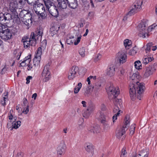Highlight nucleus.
Returning a JSON list of instances; mask_svg holds the SVG:
<instances>
[{
	"instance_id": "nucleus-1",
	"label": "nucleus",
	"mask_w": 157,
	"mask_h": 157,
	"mask_svg": "<svg viewBox=\"0 0 157 157\" xmlns=\"http://www.w3.org/2000/svg\"><path fill=\"white\" fill-rule=\"evenodd\" d=\"M139 77V76L136 73H134L130 77L132 80L129 85V93L130 97L133 101L137 98L141 100V94H143L145 89V86L143 84L136 81Z\"/></svg>"
},
{
	"instance_id": "nucleus-2",
	"label": "nucleus",
	"mask_w": 157,
	"mask_h": 157,
	"mask_svg": "<svg viewBox=\"0 0 157 157\" xmlns=\"http://www.w3.org/2000/svg\"><path fill=\"white\" fill-rule=\"evenodd\" d=\"M108 94L110 95V98H113L115 106L113 109V112L114 113H117L113 117V122L117 119V117L119 116L121 113H122L121 111L119 109L118 105L120 106L121 104V100L118 99L117 97L120 94V91L119 88L116 87L111 86L109 87L108 90Z\"/></svg>"
},
{
	"instance_id": "nucleus-3",
	"label": "nucleus",
	"mask_w": 157,
	"mask_h": 157,
	"mask_svg": "<svg viewBox=\"0 0 157 157\" xmlns=\"http://www.w3.org/2000/svg\"><path fill=\"white\" fill-rule=\"evenodd\" d=\"M20 15L22 18V21L24 24L27 26V29H29V28L32 25V23L31 14L27 12L25 10H24L20 12Z\"/></svg>"
},
{
	"instance_id": "nucleus-4",
	"label": "nucleus",
	"mask_w": 157,
	"mask_h": 157,
	"mask_svg": "<svg viewBox=\"0 0 157 157\" xmlns=\"http://www.w3.org/2000/svg\"><path fill=\"white\" fill-rule=\"evenodd\" d=\"M146 23L145 22L142 21L138 25L139 31L138 35L139 36L143 38H147L149 36L147 30L146 29Z\"/></svg>"
},
{
	"instance_id": "nucleus-5",
	"label": "nucleus",
	"mask_w": 157,
	"mask_h": 157,
	"mask_svg": "<svg viewBox=\"0 0 157 157\" xmlns=\"http://www.w3.org/2000/svg\"><path fill=\"white\" fill-rule=\"evenodd\" d=\"M142 3V0H137L134 4L130 8V10L128 12L127 15L131 16L139 11L141 9Z\"/></svg>"
},
{
	"instance_id": "nucleus-6",
	"label": "nucleus",
	"mask_w": 157,
	"mask_h": 157,
	"mask_svg": "<svg viewBox=\"0 0 157 157\" xmlns=\"http://www.w3.org/2000/svg\"><path fill=\"white\" fill-rule=\"evenodd\" d=\"M33 9L36 14H40L42 17L45 15L46 10L43 4L36 3L33 6Z\"/></svg>"
},
{
	"instance_id": "nucleus-7",
	"label": "nucleus",
	"mask_w": 157,
	"mask_h": 157,
	"mask_svg": "<svg viewBox=\"0 0 157 157\" xmlns=\"http://www.w3.org/2000/svg\"><path fill=\"white\" fill-rule=\"evenodd\" d=\"M34 33L31 34L30 38H27L26 39H22V41L23 43L24 47L25 48H27L29 47L30 46H35L36 44V41L35 39H33L34 37Z\"/></svg>"
},
{
	"instance_id": "nucleus-8",
	"label": "nucleus",
	"mask_w": 157,
	"mask_h": 157,
	"mask_svg": "<svg viewBox=\"0 0 157 157\" xmlns=\"http://www.w3.org/2000/svg\"><path fill=\"white\" fill-rule=\"evenodd\" d=\"M50 66L49 63L46 65L42 71V76L44 82H47L51 78L50 72L49 71Z\"/></svg>"
},
{
	"instance_id": "nucleus-9",
	"label": "nucleus",
	"mask_w": 157,
	"mask_h": 157,
	"mask_svg": "<svg viewBox=\"0 0 157 157\" xmlns=\"http://www.w3.org/2000/svg\"><path fill=\"white\" fill-rule=\"evenodd\" d=\"M79 68L76 66H74L69 70L68 74V78L69 80L73 79L79 72Z\"/></svg>"
},
{
	"instance_id": "nucleus-10",
	"label": "nucleus",
	"mask_w": 157,
	"mask_h": 157,
	"mask_svg": "<svg viewBox=\"0 0 157 157\" xmlns=\"http://www.w3.org/2000/svg\"><path fill=\"white\" fill-rule=\"evenodd\" d=\"M13 19L11 15L9 13H0V25L4 24L7 23V21L12 20Z\"/></svg>"
},
{
	"instance_id": "nucleus-11",
	"label": "nucleus",
	"mask_w": 157,
	"mask_h": 157,
	"mask_svg": "<svg viewBox=\"0 0 157 157\" xmlns=\"http://www.w3.org/2000/svg\"><path fill=\"white\" fill-rule=\"evenodd\" d=\"M116 58L120 63H123L126 61L127 56L124 52H120L117 54Z\"/></svg>"
},
{
	"instance_id": "nucleus-12",
	"label": "nucleus",
	"mask_w": 157,
	"mask_h": 157,
	"mask_svg": "<svg viewBox=\"0 0 157 157\" xmlns=\"http://www.w3.org/2000/svg\"><path fill=\"white\" fill-rule=\"evenodd\" d=\"M12 36V34L10 29L6 28L4 30V32L2 33L1 34V37L2 39L5 40H7L11 38Z\"/></svg>"
},
{
	"instance_id": "nucleus-13",
	"label": "nucleus",
	"mask_w": 157,
	"mask_h": 157,
	"mask_svg": "<svg viewBox=\"0 0 157 157\" xmlns=\"http://www.w3.org/2000/svg\"><path fill=\"white\" fill-rule=\"evenodd\" d=\"M50 13L55 17H57L59 15V12L58 10L57 7L55 5L52 6L48 8V10Z\"/></svg>"
},
{
	"instance_id": "nucleus-14",
	"label": "nucleus",
	"mask_w": 157,
	"mask_h": 157,
	"mask_svg": "<svg viewBox=\"0 0 157 157\" xmlns=\"http://www.w3.org/2000/svg\"><path fill=\"white\" fill-rule=\"evenodd\" d=\"M66 148V145L64 142L63 141L60 143L57 147V153L58 155H63L65 153Z\"/></svg>"
},
{
	"instance_id": "nucleus-15",
	"label": "nucleus",
	"mask_w": 157,
	"mask_h": 157,
	"mask_svg": "<svg viewBox=\"0 0 157 157\" xmlns=\"http://www.w3.org/2000/svg\"><path fill=\"white\" fill-rule=\"evenodd\" d=\"M149 152L147 149H144L140 151L138 154L132 156V157H148Z\"/></svg>"
},
{
	"instance_id": "nucleus-16",
	"label": "nucleus",
	"mask_w": 157,
	"mask_h": 157,
	"mask_svg": "<svg viewBox=\"0 0 157 157\" xmlns=\"http://www.w3.org/2000/svg\"><path fill=\"white\" fill-rule=\"evenodd\" d=\"M43 31L42 29H38L36 32L35 33H32L31 34L34 33V37L33 39H35V41L39 40H41L42 38Z\"/></svg>"
},
{
	"instance_id": "nucleus-17",
	"label": "nucleus",
	"mask_w": 157,
	"mask_h": 157,
	"mask_svg": "<svg viewBox=\"0 0 157 157\" xmlns=\"http://www.w3.org/2000/svg\"><path fill=\"white\" fill-rule=\"evenodd\" d=\"M67 2L68 6L70 8L72 9L76 8L78 6L77 0H66Z\"/></svg>"
},
{
	"instance_id": "nucleus-18",
	"label": "nucleus",
	"mask_w": 157,
	"mask_h": 157,
	"mask_svg": "<svg viewBox=\"0 0 157 157\" xmlns=\"http://www.w3.org/2000/svg\"><path fill=\"white\" fill-rule=\"evenodd\" d=\"M128 129V128L126 126H122L120 130H119L116 133V135L117 137L120 139L125 133L126 131Z\"/></svg>"
},
{
	"instance_id": "nucleus-19",
	"label": "nucleus",
	"mask_w": 157,
	"mask_h": 157,
	"mask_svg": "<svg viewBox=\"0 0 157 157\" xmlns=\"http://www.w3.org/2000/svg\"><path fill=\"white\" fill-rule=\"evenodd\" d=\"M58 2V7L60 9H66L67 6V2H66L65 0H57Z\"/></svg>"
},
{
	"instance_id": "nucleus-20",
	"label": "nucleus",
	"mask_w": 157,
	"mask_h": 157,
	"mask_svg": "<svg viewBox=\"0 0 157 157\" xmlns=\"http://www.w3.org/2000/svg\"><path fill=\"white\" fill-rule=\"evenodd\" d=\"M17 2L16 1L11 2L10 3L9 9L12 12H15L17 7Z\"/></svg>"
},
{
	"instance_id": "nucleus-21",
	"label": "nucleus",
	"mask_w": 157,
	"mask_h": 157,
	"mask_svg": "<svg viewBox=\"0 0 157 157\" xmlns=\"http://www.w3.org/2000/svg\"><path fill=\"white\" fill-rule=\"evenodd\" d=\"M114 71L115 67L112 66L107 69L106 71V74L108 75L111 76L114 75Z\"/></svg>"
},
{
	"instance_id": "nucleus-22",
	"label": "nucleus",
	"mask_w": 157,
	"mask_h": 157,
	"mask_svg": "<svg viewBox=\"0 0 157 157\" xmlns=\"http://www.w3.org/2000/svg\"><path fill=\"white\" fill-rule=\"evenodd\" d=\"M43 1L46 7V10H48V8L51 6L54 5V3L50 0H43Z\"/></svg>"
},
{
	"instance_id": "nucleus-23",
	"label": "nucleus",
	"mask_w": 157,
	"mask_h": 157,
	"mask_svg": "<svg viewBox=\"0 0 157 157\" xmlns=\"http://www.w3.org/2000/svg\"><path fill=\"white\" fill-rule=\"evenodd\" d=\"M21 122L18 121L16 122L14 121L12 123V127L11 128V130H12L13 128L17 129L21 125Z\"/></svg>"
},
{
	"instance_id": "nucleus-24",
	"label": "nucleus",
	"mask_w": 157,
	"mask_h": 157,
	"mask_svg": "<svg viewBox=\"0 0 157 157\" xmlns=\"http://www.w3.org/2000/svg\"><path fill=\"white\" fill-rule=\"evenodd\" d=\"M124 44L126 49H129L131 46V41L128 39L125 40L124 41Z\"/></svg>"
},
{
	"instance_id": "nucleus-25",
	"label": "nucleus",
	"mask_w": 157,
	"mask_h": 157,
	"mask_svg": "<svg viewBox=\"0 0 157 157\" xmlns=\"http://www.w3.org/2000/svg\"><path fill=\"white\" fill-rule=\"evenodd\" d=\"M85 149L88 152H91L92 153L93 148L92 144L90 143L87 144H85Z\"/></svg>"
},
{
	"instance_id": "nucleus-26",
	"label": "nucleus",
	"mask_w": 157,
	"mask_h": 157,
	"mask_svg": "<svg viewBox=\"0 0 157 157\" xmlns=\"http://www.w3.org/2000/svg\"><path fill=\"white\" fill-rule=\"evenodd\" d=\"M99 127L98 126H95V127H91L90 130L91 132H93V134L95 135L99 132Z\"/></svg>"
},
{
	"instance_id": "nucleus-27",
	"label": "nucleus",
	"mask_w": 157,
	"mask_h": 157,
	"mask_svg": "<svg viewBox=\"0 0 157 157\" xmlns=\"http://www.w3.org/2000/svg\"><path fill=\"white\" fill-rule=\"evenodd\" d=\"M154 59L153 57H146L144 58L143 60V63L146 64L148 63L149 62H151Z\"/></svg>"
},
{
	"instance_id": "nucleus-28",
	"label": "nucleus",
	"mask_w": 157,
	"mask_h": 157,
	"mask_svg": "<svg viewBox=\"0 0 157 157\" xmlns=\"http://www.w3.org/2000/svg\"><path fill=\"white\" fill-rule=\"evenodd\" d=\"M43 49L41 47H40L37 49L36 52V54L35 57L41 59V56L42 54V50Z\"/></svg>"
},
{
	"instance_id": "nucleus-29",
	"label": "nucleus",
	"mask_w": 157,
	"mask_h": 157,
	"mask_svg": "<svg viewBox=\"0 0 157 157\" xmlns=\"http://www.w3.org/2000/svg\"><path fill=\"white\" fill-rule=\"evenodd\" d=\"M152 74L153 73L148 67L146 68L145 72L144 74V76L145 78H147L150 75H152Z\"/></svg>"
},
{
	"instance_id": "nucleus-30",
	"label": "nucleus",
	"mask_w": 157,
	"mask_h": 157,
	"mask_svg": "<svg viewBox=\"0 0 157 157\" xmlns=\"http://www.w3.org/2000/svg\"><path fill=\"white\" fill-rule=\"evenodd\" d=\"M99 118L100 120L101 123L102 122V120H108L107 118V117L105 115L104 113L102 112L100 113Z\"/></svg>"
},
{
	"instance_id": "nucleus-31",
	"label": "nucleus",
	"mask_w": 157,
	"mask_h": 157,
	"mask_svg": "<svg viewBox=\"0 0 157 157\" xmlns=\"http://www.w3.org/2000/svg\"><path fill=\"white\" fill-rule=\"evenodd\" d=\"M40 60V59H39L38 58L35 57L33 60V67H35L36 66H37L39 63Z\"/></svg>"
},
{
	"instance_id": "nucleus-32",
	"label": "nucleus",
	"mask_w": 157,
	"mask_h": 157,
	"mask_svg": "<svg viewBox=\"0 0 157 157\" xmlns=\"http://www.w3.org/2000/svg\"><path fill=\"white\" fill-rule=\"evenodd\" d=\"M134 66L136 68L139 70L141 68V62L139 60L136 61L134 63Z\"/></svg>"
},
{
	"instance_id": "nucleus-33",
	"label": "nucleus",
	"mask_w": 157,
	"mask_h": 157,
	"mask_svg": "<svg viewBox=\"0 0 157 157\" xmlns=\"http://www.w3.org/2000/svg\"><path fill=\"white\" fill-rule=\"evenodd\" d=\"M85 48L83 47L81 48L78 51L79 54L82 57L85 56Z\"/></svg>"
},
{
	"instance_id": "nucleus-34",
	"label": "nucleus",
	"mask_w": 157,
	"mask_h": 157,
	"mask_svg": "<svg viewBox=\"0 0 157 157\" xmlns=\"http://www.w3.org/2000/svg\"><path fill=\"white\" fill-rule=\"evenodd\" d=\"M82 84L81 82L78 83V85L74 89V92L75 94L77 93L82 87Z\"/></svg>"
},
{
	"instance_id": "nucleus-35",
	"label": "nucleus",
	"mask_w": 157,
	"mask_h": 157,
	"mask_svg": "<svg viewBox=\"0 0 157 157\" xmlns=\"http://www.w3.org/2000/svg\"><path fill=\"white\" fill-rule=\"evenodd\" d=\"M135 128V124H133L131 126L129 130V135L130 136H132L134 133Z\"/></svg>"
},
{
	"instance_id": "nucleus-36",
	"label": "nucleus",
	"mask_w": 157,
	"mask_h": 157,
	"mask_svg": "<svg viewBox=\"0 0 157 157\" xmlns=\"http://www.w3.org/2000/svg\"><path fill=\"white\" fill-rule=\"evenodd\" d=\"M22 103L23 107H29L28 101L26 98H24L23 99Z\"/></svg>"
},
{
	"instance_id": "nucleus-37",
	"label": "nucleus",
	"mask_w": 157,
	"mask_h": 157,
	"mask_svg": "<svg viewBox=\"0 0 157 157\" xmlns=\"http://www.w3.org/2000/svg\"><path fill=\"white\" fill-rule=\"evenodd\" d=\"M104 125V128L105 129H107L109 128V124L108 120H102L101 122Z\"/></svg>"
},
{
	"instance_id": "nucleus-38",
	"label": "nucleus",
	"mask_w": 157,
	"mask_h": 157,
	"mask_svg": "<svg viewBox=\"0 0 157 157\" xmlns=\"http://www.w3.org/2000/svg\"><path fill=\"white\" fill-rule=\"evenodd\" d=\"M127 155V152H126L125 148H123L122 150L121 157H126Z\"/></svg>"
},
{
	"instance_id": "nucleus-39",
	"label": "nucleus",
	"mask_w": 157,
	"mask_h": 157,
	"mask_svg": "<svg viewBox=\"0 0 157 157\" xmlns=\"http://www.w3.org/2000/svg\"><path fill=\"white\" fill-rule=\"evenodd\" d=\"M136 48H133L132 49H131L128 52V54L130 55H134L136 53Z\"/></svg>"
},
{
	"instance_id": "nucleus-40",
	"label": "nucleus",
	"mask_w": 157,
	"mask_h": 157,
	"mask_svg": "<svg viewBox=\"0 0 157 157\" xmlns=\"http://www.w3.org/2000/svg\"><path fill=\"white\" fill-rule=\"evenodd\" d=\"M91 112L87 109V110L84 112V113H83V116L84 117H85L86 118H87L88 117Z\"/></svg>"
},
{
	"instance_id": "nucleus-41",
	"label": "nucleus",
	"mask_w": 157,
	"mask_h": 157,
	"mask_svg": "<svg viewBox=\"0 0 157 157\" xmlns=\"http://www.w3.org/2000/svg\"><path fill=\"white\" fill-rule=\"evenodd\" d=\"M26 1L29 4L33 6L37 3L36 0H26Z\"/></svg>"
},
{
	"instance_id": "nucleus-42",
	"label": "nucleus",
	"mask_w": 157,
	"mask_h": 157,
	"mask_svg": "<svg viewBox=\"0 0 157 157\" xmlns=\"http://www.w3.org/2000/svg\"><path fill=\"white\" fill-rule=\"evenodd\" d=\"M130 122V120L129 116L126 117L125 122L123 126H126L127 128L128 125L129 124Z\"/></svg>"
},
{
	"instance_id": "nucleus-43",
	"label": "nucleus",
	"mask_w": 157,
	"mask_h": 157,
	"mask_svg": "<svg viewBox=\"0 0 157 157\" xmlns=\"http://www.w3.org/2000/svg\"><path fill=\"white\" fill-rule=\"evenodd\" d=\"M2 96L3 97L2 100L4 101L5 102L8 100V93L7 92L4 93L2 95Z\"/></svg>"
},
{
	"instance_id": "nucleus-44",
	"label": "nucleus",
	"mask_w": 157,
	"mask_h": 157,
	"mask_svg": "<svg viewBox=\"0 0 157 157\" xmlns=\"http://www.w3.org/2000/svg\"><path fill=\"white\" fill-rule=\"evenodd\" d=\"M47 41L46 40H44L41 43V47L43 49L45 48L46 46Z\"/></svg>"
},
{
	"instance_id": "nucleus-45",
	"label": "nucleus",
	"mask_w": 157,
	"mask_h": 157,
	"mask_svg": "<svg viewBox=\"0 0 157 157\" xmlns=\"http://www.w3.org/2000/svg\"><path fill=\"white\" fill-rule=\"evenodd\" d=\"M94 109V105L93 104H90L88 107L87 109L92 112Z\"/></svg>"
},
{
	"instance_id": "nucleus-46",
	"label": "nucleus",
	"mask_w": 157,
	"mask_h": 157,
	"mask_svg": "<svg viewBox=\"0 0 157 157\" xmlns=\"http://www.w3.org/2000/svg\"><path fill=\"white\" fill-rule=\"evenodd\" d=\"M7 28H6L4 24L0 25V35L2 33L4 32V30Z\"/></svg>"
},
{
	"instance_id": "nucleus-47",
	"label": "nucleus",
	"mask_w": 157,
	"mask_h": 157,
	"mask_svg": "<svg viewBox=\"0 0 157 157\" xmlns=\"http://www.w3.org/2000/svg\"><path fill=\"white\" fill-rule=\"evenodd\" d=\"M151 70V71L153 73V72L155 71L156 69V65L154 64L151 66H150L148 67Z\"/></svg>"
},
{
	"instance_id": "nucleus-48",
	"label": "nucleus",
	"mask_w": 157,
	"mask_h": 157,
	"mask_svg": "<svg viewBox=\"0 0 157 157\" xmlns=\"http://www.w3.org/2000/svg\"><path fill=\"white\" fill-rule=\"evenodd\" d=\"M101 57V54H98L97 56L94 59L95 62H97L99 60Z\"/></svg>"
},
{
	"instance_id": "nucleus-49",
	"label": "nucleus",
	"mask_w": 157,
	"mask_h": 157,
	"mask_svg": "<svg viewBox=\"0 0 157 157\" xmlns=\"http://www.w3.org/2000/svg\"><path fill=\"white\" fill-rule=\"evenodd\" d=\"M81 36H80L77 37L76 40L74 42V44L75 45H77L80 42L81 38Z\"/></svg>"
},
{
	"instance_id": "nucleus-50",
	"label": "nucleus",
	"mask_w": 157,
	"mask_h": 157,
	"mask_svg": "<svg viewBox=\"0 0 157 157\" xmlns=\"http://www.w3.org/2000/svg\"><path fill=\"white\" fill-rule=\"evenodd\" d=\"M30 56H27V57H25L24 59V60L22 61V63H23L26 62H29L30 61Z\"/></svg>"
},
{
	"instance_id": "nucleus-51",
	"label": "nucleus",
	"mask_w": 157,
	"mask_h": 157,
	"mask_svg": "<svg viewBox=\"0 0 157 157\" xmlns=\"http://www.w3.org/2000/svg\"><path fill=\"white\" fill-rule=\"evenodd\" d=\"M23 110L22 111V113H25V114H27L29 111V107H23Z\"/></svg>"
},
{
	"instance_id": "nucleus-52",
	"label": "nucleus",
	"mask_w": 157,
	"mask_h": 157,
	"mask_svg": "<svg viewBox=\"0 0 157 157\" xmlns=\"http://www.w3.org/2000/svg\"><path fill=\"white\" fill-rule=\"evenodd\" d=\"M19 51L18 50H17L16 51H14V53H15V52H19L18 54H20L19 55H18V56H17V60H19V59L20 58V56H21V52H19Z\"/></svg>"
},
{
	"instance_id": "nucleus-53",
	"label": "nucleus",
	"mask_w": 157,
	"mask_h": 157,
	"mask_svg": "<svg viewBox=\"0 0 157 157\" xmlns=\"http://www.w3.org/2000/svg\"><path fill=\"white\" fill-rule=\"evenodd\" d=\"M55 26H52L50 28V31L52 32H53V33H56L57 32V30H55Z\"/></svg>"
},
{
	"instance_id": "nucleus-54",
	"label": "nucleus",
	"mask_w": 157,
	"mask_h": 157,
	"mask_svg": "<svg viewBox=\"0 0 157 157\" xmlns=\"http://www.w3.org/2000/svg\"><path fill=\"white\" fill-rule=\"evenodd\" d=\"M32 77L31 76H28L26 78V84H28L30 82L29 80L32 79Z\"/></svg>"
},
{
	"instance_id": "nucleus-55",
	"label": "nucleus",
	"mask_w": 157,
	"mask_h": 157,
	"mask_svg": "<svg viewBox=\"0 0 157 157\" xmlns=\"http://www.w3.org/2000/svg\"><path fill=\"white\" fill-rule=\"evenodd\" d=\"M25 1H26V0H20L18 3L21 5H24L25 4Z\"/></svg>"
},
{
	"instance_id": "nucleus-56",
	"label": "nucleus",
	"mask_w": 157,
	"mask_h": 157,
	"mask_svg": "<svg viewBox=\"0 0 157 157\" xmlns=\"http://www.w3.org/2000/svg\"><path fill=\"white\" fill-rule=\"evenodd\" d=\"M66 42L67 44H73V41H72L70 39H68L66 40Z\"/></svg>"
},
{
	"instance_id": "nucleus-57",
	"label": "nucleus",
	"mask_w": 157,
	"mask_h": 157,
	"mask_svg": "<svg viewBox=\"0 0 157 157\" xmlns=\"http://www.w3.org/2000/svg\"><path fill=\"white\" fill-rule=\"evenodd\" d=\"M100 85H95V86H94L93 87V88L94 89H95V90H97L100 87Z\"/></svg>"
},
{
	"instance_id": "nucleus-58",
	"label": "nucleus",
	"mask_w": 157,
	"mask_h": 157,
	"mask_svg": "<svg viewBox=\"0 0 157 157\" xmlns=\"http://www.w3.org/2000/svg\"><path fill=\"white\" fill-rule=\"evenodd\" d=\"M106 108L104 104H102L101 107V110L104 111L106 110Z\"/></svg>"
},
{
	"instance_id": "nucleus-59",
	"label": "nucleus",
	"mask_w": 157,
	"mask_h": 157,
	"mask_svg": "<svg viewBox=\"0 0 157 157\" xmlns=\"http://www.w3.org/2000/svg\"><path fill=\"white\" fill-rule=\"evenodd\" d=\"M151 48L148 46H147V48H146V49H145V50H146V53H148V52H149L150 51V50H151Z\"/></svg>"
},
{
	"instance_id": "nucleus-60",
	"label": "nucleus",
	"mask_w": 157,
	"mask_h": 157,
	"mask_svg": "<svg viewBox=\"0 0 157 157\" xmlns=\"http://www.w3.org/2000/svg\"><path fill=\"white\" fill-rule=\"evenodd\" d=\"M81 103L83 107H86V103L85 101H82Z\"/></svg>"
},
{
	"instance_id": "nucleus-61",
	"label": "nucleus",
	"mask_w": 157,
	"mask_h": 157,
	"mask_svg": "<svg viewBox=\"0 0 157 157\" xmlns=\"http://www.w3.org/2000/svg\"><path fill=\"white\" fill-rule=\"evenodd\" d=\"M6 71V67H4L2 69L1 73L2 74H3Z\"/></svg>"
},
{
	"instance_id": "nucleus-62",
	"label": "nucleus",
	"mask_w": 157,
	"mask_h": 157,
	"mask_svg": "<svg viewBox=\"0 0 157 157\" xmlns=\"http://www.w3.org/2000/svg\"><path fill=\"white\" fill-rule=\"evenodd\" d=\"M153 45V44L152 43H150L148 44H147V46H148L151 48H152Z\"/></svg>"
},
{
	"instance_id": "nucleus-63",
	"label": "nucleus",
	"mask_w": 157,
	"mask_h": 157,
	"mask_svg": "<svg viewBox=\"0 0 157 157\" xmlns=\"http://www.w3.org/2000/svg\"><path fill=\"white\" fill-rule=\"evenodd\" d=\"M37 96V94L36 93H34L33 94L32 96V98H34V99L35 100Z\"/></svg>"
},
{
	"instance_id": "nucleus-64",
	"label": "nucleus",
	"mask_w": 157,
	"mask_h": 157,
	"mask_svg": "<svg viewBox=\"0 0 157 157\" xmlns=\"http://www.w3.org/2000/svg\"><path fill=\"white\" fill-rule=\"evenodd\" d=\"M91 79L90 78V77H88L86 81L88 82V84L90 85V79Z\"/></svg>"
}]
</instances>
